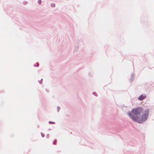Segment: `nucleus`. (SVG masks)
I'll use <instances>...</instances> for the list:
<instances>
[{"label":"nucleus","mask_w":154,"mask_h":154,"mask_svg":"<svg viewBox=\"0 0 154 154\" xmlns=\"http://www.w3.org/2000/svg\"><path fill=\"white\" fill-rule=\"evenodd\" d=\"M149 110L146 109L143 111V109L139 107L133 109L131 112H129L128 115L130 118L134 121L142 123L146 121L149 116Z\"/></svg>","instance_id":"f257e3e1"},{"label":"nucleus","mask_w":154,"mask_h":154,"mask_svg":"<svg viewBox=\"0 0 154 154\" xmlns=\"http://www.w3.org/2000/svg\"><path fill=\"white\" fill-rule=\"evenodd\" d=\"M146 95L145 94H143L140 95L138 97V99L140 100H142L144 99L146 97Z\"/></svg>","instance_id":"f03ea898"},{"label":"nucleus","mask_w":154,"mask_h":154,"mask_svg":"<svg viewBox=\"0 0 154 154\" xmlns=\"http://www.w3.org/2000/svg\"><path fill=\"white\" fill-rule=\"evenodd\" d=\"M49 123H50V124H55V122H51V121H49Z\"/></svg>","instance_id":"7ed1b4c3"},{"label":"nucleus","mask_w":154,"mask_h":154,"mask_svg":"<svg viewBox=\"0 0 154 154\" xmlns=\"http://www.w3.org/2000/svg\"><path fill=\"white\" fill-rule=\"evenodd\" d=\"M41 1H40V0L38 1V3H39V4H41Z\"/></svg>","instance_id":"20e7f679"},{"label":"nucleus","mask_w":154,"mask_h":154,"mask_svg":"<svg viewBox=\"0 0 154 154\" xmlns=\"http://www.w3.org/2000/svg\"><path fill=\"white\" fill-rule=\"evenodd\" d=\"M52 7H54L55 6V5L54 4H53L52 5Z\"/></svg>","instance_id":"39448f33"},{"label":"nucleus","mask_w":154,"mask_h":154,"mask_svg":"<svg viewBox=\"0 0 154 154\" xmlns=\"http://www.w3.org/2000/svg\"><path fill=\"white\" fill-rule=\"evenodd\" d=\"M55 142H54V144H55Z\"/></svg>","instance_id":"423d86ee"},{"label":"nucleus","mask_w":154,"mask_h":154,"mask_svg":"<svg viewBox=\"0 0 154 154\" xmlns=\"http://www.w3.org/2000/svg\"><path fill=\"white\" fill-rule=\"evenodd\" d=\"M55 142H54V144H55Z\"/></svg>","instance_id":"0eeeda50"}]
</instances>
